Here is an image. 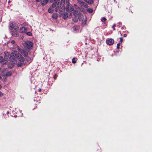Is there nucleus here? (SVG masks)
Returning a JSON list of instances; mask_svg holds the SVG:
<instances>
[{
	"label": "nucleus",
	"mask_w": 152,
	"mask_h": 152,
	"mask_svg": "<svg viewBox=\"0 0 152 152\" xmlns=\"http://www.w3.org/2000/svg\"><path fill=\"white\" fill-rule=\"evenodd\" d=\"M17 46H18L16 45L15 47H12V49H15L16 51L15 52H12L11 53L10 55V58L12 59H15L17 58L20 61L23 62L24 60V58L20 54L21 53L18 51L16 47Z\"/></svg>",
	"instance_id": "obj_1"
},
{
	"label": "nucleus",
	"mask_w": 152,
	"mask_h": 152,
	"mask_svg": "<svg viewBox=\"0 0 152 152\" xmlns=\"http://www.w3.org/2000/svg\"><path fill=\"white\" fill-rule=\"evenodd\" d=\"M23 45L24 47L27 49H31L33 47V43L29 41H27L24 42Z\"/></svg>",
	"instance_id": "obj_5"
},
{
	"label": "nucleus",
	"mask_w": 152,
	"mask_h": 152,
	"mask_svg": "<svg viewBox=\"0 0 152 152\" xmlns=\"http://www.w3.org/2000/svg\"><path fill=\"white\" fill-rule=\"evenodd\" d=\"M10 54L8 52H5L4 53V56L5 60H7L10 59Z\"/></svg>",
	"instance_id": "obj_9"
},
{
	"label": "nucleus",
	"mask_w": 152,
	"mask_h": 152,
	"mask_svg": "<svg viewBox=\"0 0 152 152\" xmlns=\"http://www.w3.org/2000/svg\"><path fill=\"white\" fill-rule=\"evenodd\" d=\"M41 91V88H39V91L40 92Z\"/></svg>",
	"instance_id": "obj_38"
},
{
	"label": "nucleus",
	"mask_w": 152,
	"mask_h": 152,
	"mask_svg": "<svg viewBox=\"0 0 152 152\" xmlns=\"http://www.w3.org/2000/svg\"><path fill=\"white\" fill-rule=\"evenodd\" d=\"M13 29L15 30V31H17L18 30V25H15Z\"/></svg>",
	"instance_id": "obj_20"
},
{
	"label": "nucleus",
	"mask_w": 152,
	"mask_h": 152,
	"mask_svg": "<svg viewBox=\"0 0 152 152\" xmlns=\"http://www.w3.org/2000/svg\"><path fill=\"white\" fill-rule=\"evenodd\" d=\"M73 30L75 31H77L79 29V27L78 26H75L73 27Z\"/></svg>",
	"instance_id": "obj_19"
},
{
	"label": "nucleus",
	"mask_w": 152,
	"mask_h": 152,
	"mask_svg": "<svg viewBox=\"0 0 152 152\" xmlns=\"http://www.w3.org/2000/svg\"><path fill=\"white\" fill-rule=\"evenodd\" d=\"M120 39L121 43V42H122V41H123V38H122V37H121V38H120Z\"/></svg>",
	"instance_id": "obj_34"
},
{
	"label": "nucleus",
	"mask_w": 152,
	"mask_h": 152,
	"mask_svg": "<svg viewBox=\"0 0 152 152\" xmlns=\"http://www.w3.org/2000/svg\"><path fill=\"white\" fill-rule=\"evenodd\" d=\"M48 0H42L41 2V4L44 6L48 2Z\"/></svg>",
	"instance_id": "obj_15"
},
{
	"label": "nucleus",
	"mask_w": 152,
	"mask_h": 152,
	"mask_svg": "<svg viewBox=\"0 0 152 152\" xmlns=\"http://www.w3.org/2000/svg\"><path fill=\"white\" fill-rule=\"evenodd\" d=\"M21 38H22V39H23V37H21Z\"/></svg>",
	"instance_id": "obj_46"
},
{
	"label": "nucleus",
	"mask_w": 152,
	"mask_h": 152,
	"mask_svg": "<svg viewBox=\"0 0 152 152\" xmlns=\"http://www.w3.org/2000/svg\"><path fill=\"white\" fill-rule=\"evenodd\" d=\"M78 16V19L80 21H81L82 23V24L84 26L86 24V18L83 16L81 13H79Z\"/></svg>",
	"instance_id": "obj_4"
},
{
	"label": "nucleus",
	"mask_w": 152,
	"mask_h": 152,
	"mask_svg": "<svg viewBox=\"0 0 152 152\" xmlns=\"http://www.w3.org/2000/svg\"><path fill=\"white\" fill-rule=\"evenodd\" d=\"M9 113V111H7V114H8V113Z\"/></svg>",
	"instance_id": "obj_44"
},
{
	"label": "nucleus",
	"mask_w": 152,
	"mask_h": 152,
	"mask_svg": "<svg viewBox=\"0 0 152 152\" xmlns=\"http://www.w3.org/2000/svg\"><path fill=\"white\" fill-rule=\"evenodd\" d=\"M16 31H13V30L11 31V32L12 36L15 37H18L19 35V34Z\"/></svg>",
	"instance_id": "obj_12"
},
{
	"label": "nucleus",
	"mask_w": 152,
	"mask_h": 152,
	"mask_svg": "<svg viewBox=\"0 0 152 152\" xmlns=\"http://www.w3.org/2000/svg\"><path fill=\"white\" fill-rule=\"evenodd\" d=\"M69 6L68 5H66V6L65 10H66L67 11V12H69V11H70V7H69Z\"/></svg>",
	"instance_id": "obj_17"
},
{
	"label": "nucleus",
	"mask_w": 152,
	"mask_h": 152,
	"mask_svg": "<svg viewBox=\"0 0 152 152\" xmlns=\"http://www.w3.org/2000/svg\"><path fill=\"white\" fill-rule=\"evenodd\" d=\"M65 7L64 6H62V7L59 10V13L61 15H62L64 11Z\"/></svg>",
	"instance_id": "obj_14"
},
{
	"label": "nucleus",
	"mask_w": 152,
	"mask_h": 152,
	"mask_svg": "<svg viewBox=\"0 0 152 152\" xmlns=\"http://www.w3.org/2000/svg\"><path fill=\"white\" fill-rule=\"evenodd\" d=\"M106 20V19L105 17H103L101 19V21L102 22L105 21Z\"/></svg>",
	"instance_id": "obj_25"
},
{
	"label": "nucleus",
	"mask_w": 152,
	"mask_h": 152,
	"mask_svg": "<svg viewBox=\"0 0 152 152\" xmlns=\"http://www.w3.org/2000/svg\"><path fill=\"white\" fill-rule=\"evenodd\" d=\"M36 0L37 2H39V1H40L41 0Z\"/></svg>",
	"instance_id": "obj_37"
},
{
	"label": "nucleus",
	"mask_w": 152,
	"mask_h": 152,
	"mask_svg": "<svg viewBox=\"0 0 152 152\" xmlns=\"http://www.w3.org/2000/svg\"><path fill=\"white\" fill-rule=\"evenodd\" d=\"M26 34L28 36H31L32 35V33L30 32H27Z\"/></svg>",
	"instance_id": "obj_27"
},
{
	"label": "nucleus",
	"mask_w": 152,
	"mask_h": 152,
	"mask_svg": "<svg viewBox=\"0 0 152 152\" xmlns=\"http://www.w3.org/2000/svg\"><path fill=\"white\" fill-rule=\"evenodd\" d=\"M72 62L73 63H75L76 62V61L75 58H73L72 59Z\"/></svg>",
	"instance_id": "obj_26"
},
{
	"label": "nucleus",
	"mask_w": 152,
	"mask_h": 152,
	"mask_svg": "<svg viewBox=\"0 0 152 152\" xmlns=\"http://www.w3.org/2000/svg\"><path fill=\"white\" fill-rule=\"evenodd\" d=\"M15 43V42L14 40H12L11 41V43L12 44H14Z\"/></svg>",
	"instance_id": "obj_33"
},
{
	"label": "nucleus",
	"mask_w": 152,
	"mask_h": 152,
	"mask_svg": "<svg viewBox=\"0 0 152 152\" xmlns=\"http://www.w3.org/2000/svg\"><path fill=\"white\" fill-rule=\"evenodd\" d=\"M1 76L0 75V80H1Z\"/></svg>",
	"instance_id": "obj_42"
},
{
	"label": "nucleus",
	"mask_w": 152,
	"mask_h": 152,
	"mask_svg": "<svg viewBox=\"0 0 152 152\" xmlns=\"http://www.w3.org/2000/svg\"><path fill=\"white\" fill-rule=\"evenodd\" d=\"M120 43H118L117 44V48L118 49L119 48V45H120Z\"/></svg>",
	"instance_id": "obj_31"
},
{
	"label": "nucleus",
	"mask_w": 152,
	"mask_h": 152,
	"mask_svg": "<svg viewBox=\"0 0 152 152\" xmlns=\"http://www.w3.org/2000/svg\"><path fill=\"white\" fill-rule=\"evenodd\" d=\"M127 36V35L126 34H125L124 35V37H126Z\"/></svg>",
	"instance_id": "obj_35"
},
{
	"label": "nucleus",
	"mask_w": 152,
	"mask_h": 152,
	"mask_svg": "<svg viewBox=\"0 0 152 152\" xmlns=\"http://www.w3.org/2000/svg\"><path fill=\"white\" fill-rule=\"evenodd\" d=\"M2 75L5 77L10 76L12 75V72L10 71H5L4 72L2 71Z\"/></svg>",
	"instance_id": "obj_7"
},
{
	"label": "nucleus",
	"mask_w": 152,
	"mask_h": 152,
	"mask_svg": "<svg viewBox=\"0 0 152 152\" xmlns=\"http://www.w3.org/2000/svg\"><path fill=\"white\" fill-rule=\"evenodd\" d=\"M73 6H70V10L71 11H69L68 13H69V14H68L67 12H64L63 13V18L65 19H66L67 18L69 17V18H70L71 17V15H72V12H72L73 10Z\"/></svg>",
	"instance_id": "obj_3"
},
{
	"label": "nucleus",
	"mask_w": 152,
	"mask_h": 152,
	"mask_svg": "<svg viewBox=\"0 0 152 152\" xmlns=\"http://www.w3.org/2000/svg\"><path fill=\"white\" fill-rule=\"evenodd\" d=\"M121 22H120V23H118V24H119L120 25V24H121Z\"/></svg>",
	"instance_id": "obj_43"
},
{
	"label": "nucleus",
	"mask_w": 152,
	"mask_h": 152,
	"mask_svg": "<svg viewBox=\"0 0 152 152\" xmlns=\"http://www.w3.org/2000/svg\"><path fill=\"white\" fill-rule=\"evenodd\" d=\"M69 0H66V5L70 6V4L69 2Z\"/></svg>",
	"instance_id": "obj_22"
},
{
	"label": "nucleus",
	"mask_w": 152,
	"mask_h": 152,
	"mask_svg": "<svg viewBox=\"0 0 152 152\" xmlns=\"http://www.w3.org/2000/svg\"><path fill=\"white\" fill-rule=\"evenodd\" d=\"M114 42V40L112 39L108 38L106 39V43L107 45H111L113 44Z\"/></svg>",
	"instance_id": "obj_8"
},
{
	"label": "nucleus",
	"mask_w": 152,
	"mask_h": 152,
	"mask_svg": "<svg viewBox=\"0 0 152 152\" xmlns=\"http://www.w3.org/2000/svg\"><path fill=\"white\" fill-rule=\"evenodd\" d=\"M18 51L20 52L22 55L26 57V60L28 63H30L32 61V58L28 56V53L23 50L20 49L18 46H17Z\"/></svg>",
	"instance_id": "obj_2"
},
{
	"label": "nucleus",
	"mask_w": 152,
	"mask_h": 152,
	"mask_svg": "<svg viewBox=\"0 0 152 152\" xmlns=\"http://www.w3.org/2000/svg\"><path fill=\"white\" fill-rule=\"evenodd\" d=\"M56 6V1H54V2L52 6H50L48 10V11L49 13H52L54 10L55 7Z\"/></svg>",
	"instance_id": "obj_6"
},
{
	"label": "nucleus",
	"mask_w": 152,
	"mask_h": 152,
	"mask_svg": "<svg viewBox=\"0 0 152 152\" xmlns=\"http://www.w3.org/2000/svg\"><path fill=\"white\" fill-rule=\"evenodd\" d=\"M83 4H84L83 6L84 7H86V8H87V7H88V6L87 4H85L84 3H83Z\"/></svg>",
	"instance_id": "obj_29"
},
{
	"label": "nucleus",
	"mask_w": 152,
	"mask_h": 152,
	"mask_svg": "<svg viewBox=\"0 0 152 152\" xmlns=\"http://www.w3.org/2000/svg\"><path fill=\"white\" fill-rule=\"evenodd\" d=\"M75 18V19H73V20L74 21L76 22L77 21V18Z\"/></svg>",
	"instance_id": "obj_30"
},
{
	"label": "nucleus",
	"mask_w": 152,
	"mask_h": 152,
	"mask_svg": "<svg viewBox=\"0 0 152 152\" xmlns=\"http://www.w3.org/2000/svg\"><path fill=\"white\" fill-rule=\"evenodd\" d=\"M72 12H72V13H73V15L75 18H77L79 14V13H78L77 11V10H75L74 11L73 9Z\"/></svg>",
	"instance_id": "obj_13"
},
{
	"label": "nucleus",
	"mask_w": 152,
	"mask_h": 152,
	"mask_svg": "<svg viewBox=\"0 0 152 152\" xmlns=\"http://www.w3.org/2000/svg\"><path fill=\"white\" fill-rule=\"evenodd\" d=\"M53 18L54 19H56L57 18V16L56 14H53Z\"/></svg>",
	"instance_id": "obj_23"
},
{
	"label": "nucleus",
	"mask_w": 152,
	"mask_h": 152,
	"mask_svg": "<svg viewBox=\"0 0 152 152\" xmlns=\"http://www.w3.org/2000/svg\"><path fill=\"white\" fill-rule=\"evenodd\" d=\"M12 63V67L14 65V63Z\"/></svg>",
	"instance_id": "obj_36"
},
{
	"label": "nucleus",
	"mask_w": 152,
	"mask_h": 152,
	"mask_svg": "<svg viewBox=\"0 0 152 152\" xmlns=\"http://www.w3.org/2000/svg\"><path fill=\"white\" fill-rule=\"evenodd\" d=\"M1 68L0 67V71H1Z\"/></svg>",
	"instance_id": "obj_45"
},
{
	"label": "nucleus",
	"mask_w": 152,
	"mask_h": 152,
	"mask_svg": "<svg viewBox=\"0 0 152 152\" xmlns=\"http://www.w3.org/2000/svg\"><path fill=\"white\" fill-rule=\"evenodd\" d=\"M115 26H116L115 24H114V25H113V26L112 27V28H113V30H115Z\"/></svg>",
	"instance_id": "obj_28"
},
{
	"label": "nucleus",
	"mask_w": 152,
	"mask_h": 152,
	"mask_svg": "<svg viewBox=\"0 0 152 152\" xmlns=\"http://www.w3.org/2000/svg\"><path fill=\"white\" fill-rule=\"evenodd\" d=\"M3 95V94L0 91V97H1Z\"/></svg>",
	"instance_id": "obj_32"
},
{
	"label": "nucleus",
	"mask_w": 152,
	"mask_h": 152,
	"mask_svg": "<svg viewBox=\"0 0 152 152\" xmlns=\"http://www.w3.org/2000/svg\"><path fill=\"white\" fill-rule=\"evenodd\" d=\"M27 31V29L24 27H22L19 30L20 32H26Z\"/></svg>",
	"instance_id": "obj_11"
},
{
	"label": "nucleus",
	"mask_w": 152,
	"mask_h": 152,
	"mask_svg": "<svg viewBox=\"0 0 152 152\" xmlns=\"http://www.w3.org/2000/svg\"><path fill=\"white\" fill-rule=\"evenodd\" d=\"M0 62L2 64H5L7 62V61L3 58L2 56H0Z\"/></svg>",
	"instance_id": "obj_10"
},
{
	"label": "nucleus",
	"mask_w": 152,
	"mask_h": 152,
	"mask_svg": "<svg viewBox=\"0 0 152 152\" xmlns=\"http://www.w3.org/2000/svg\"><path fill=\"white\" fill-rule=\"evenodd\" d=\"M86 2L89 4H91L93 3V0H84Z\"/></svg>",
	"instance_id": "obj_18"
},
{
	"label": "nucleus",
	"mask_w": 152,
	"mask_h": 152,
	"mask_svg": "<svg viewBox=\"0 0 152 152\" xmlns=\"http://www.w3.org/2000/svg\"><path fill=\"white\" fill-rule=\"evenodd\" d=\"M2 87L0 85V89Z\"/></svg>",
	"instance_id": "obj_41"
},
{
	"label": "nucleus",
	"mask_w": 152,
	"mask_h": 152,
	"mask_svg": "<svg viewBox=\"0 0 152 152\" xmlns=\"http://www.w3.org/2000/svg\"><path fill=\"white\" fill-rule=\"evenodd\" d=\"M87 11H88L89 12V13H91L93 11V10L92 9H91V8H89L87 10Z\"/></svg>",
	"instance_id": "obj_21"
},
{
	"label": "nucleus",
	"mask_w": 152,
	"mask_h": 152,
	"mask_svg": "<svg viewBox=\"0 0 152 152\" xmlns=\"http://www.w3.org/2000/svg\"><path fill=\"white\" fill-rule=\"evenodd\" d=\"M23 63L20 62V63H18V66L21 67L22 66Z\"/></svg>",
	"instance_id": "obj_24"
},
{
	"label": "nucleus",
	"mask_w": 152,
	"mask_h": 152,
	"mask_svg": "<svg viewBox=\"0 0 152 152\" xmlns=\"http://www.w3.org/2000/svg\"><path fill=\"white\" fill-rule=\"evenodd\" d=\"M11 2V1H8V3H10Z\"/></svg>",
	"instance_id": "obj_40"
},
{
	"label": "nucleus",
	"mask_w": 152,
	"mask_h": 152,
	"mask_svg": "<svg viewBox=\"0 0 152 152\" xmlns=\"http://www.w3.org/2000/svg\"><path fill=\"white\" fill-rule=\"evenodd\" d=\"M11 63V62L10 63H9V66L11 68V66H10V63Z\"/></svg>",
	"instance_id": "obj_39"
},
{
	"label": "nucleus",
	"mask_w": 152,
	"mask_h": 152,
	"mask_svg": "<svg viewBox=\"0 0 152 152\" xmlns=\"http://www.w3.org/2000/svg\"><path fill=\"white\" fill-rule=\"evenodd\" d=\"M15 25L13 24L11 22H10L9 24V28L10 29L12 30H13V28L14 26Z\"/></svg>",
	"instance_id": "obj_16"
}]
</instances>
